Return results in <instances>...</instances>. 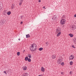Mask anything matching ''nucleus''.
Here are the masks:
<instances>
[{
  "label": "nucleus",
  "mask_w": 76,
  "mask_h": 76,
  "mask_svg": "<svg viewBox=\"0 0 76 76\" xmlns=\"http://www.w3.org/2000/svg\"><path fill=\"white\" fill-rule=\"evenodd\" d=\"M52 19L53 21L54 22V21H56L57 20V17L56 15H55L52 17Z\"/></svg>",
  "instance_id": "1"
},
{
  "label": "nucleus",
  "mask_w": 76,
  "mask_h": 76,
  "mask_svg": "<svg viewBox=\"0 0 76 76\" xmlns=\"http://www.w3.org/2000/svg\"><path fill=\"white\" fill-rule=\"evenodd\" d=\"M60 23L61 25H64L66 23V20L64 19H62L60 21Z\"/></svg>",
  "instance_id": "2"
},
{
  "label": "nucleus",
  "mask_w": 76,
  "mask_h": 76,
  "mask_svg": "<svg viewBox=\"0 0 76 76\" xmlns=\"http://www.w3.org/2000/svg\"><path fill=\"white\" fill-rule=\"evenodd\" d=\"M62 61V60L61 59H59L57 60V63L58 64H60Z\"/></svg>",
  "instance_id": "3"
},
{
  "label": "nucleus",
  "mask_w": 76,
  "mask_h": 76,
  "mask_svg": "<svg viewBox=\"0 0 76 76\" xmlns=\"http://www.w3.org/2000/svg\"><path fill=\"white\" fill-rule=\"evenodd\" d=\"M74 58H75V56H74L71 55L69 56V59L70 60H73V59H74Z\"/></svg>",
  "instance_id": "4"
},
{
  "label": "nucleus",
  "mask_w": 76,
  "mask_h": 76,
  "mask_svg": "<svg viewBox=\"0 0 76 76\" xmlns=\"http://www.w3.org/2000/svg\"><path fill=\"white\" fill-rule=\"evenodd\" d=\"M37 45L35 44H33L32 45V47H33L34 51H35V50H37Z\"/></svg>",
  "instance_id": "5"
},
{
  "label": "nucleus",
  "mask_w": 76,
  "mask_h": 76,
  "mask_svg": "<svg viewBox=\"0 0 76 76\" xmlns=\"http://www.w3.org/2000/svg\"><path fill=\"white\" fill-rule=\"evenodd\" d=\"M30 50H31V51H34V48L32 47V45L30 47Z\"/></svg>",
  "instance_id": "6"
},
{
  "label": "nucleus",
  "mask_w": 76,
  "mask_h": 76,
  "mask_svg": "<svg viewBox=\"0 0 76 76\" xmlns=\"http://www.w3.org/2000/svg\"><path fill=\"white\" fill-rule=\"evenodd\" d=\"M23 0H20V3L19 4L20 6H21L22 4L23 3Z\"/></svg>",
  "instance_id": "7"
},
{
  "label": "nucleus",
  "mask_w": 76,
  "mask_h": 76,
  "mask_svg": "<svg viewBox=\"0 0 76 76\" xmlns=\"http://www.w3.org/2000/svg\"><path fill=\"white\" fill-rule=\"evenodd\" d=\"M61 31L60 30V29L58 28V29H57L56 30V33H58L60 32Z\"/></svg>",
  "instance_id": "8"
},
{
  "label": "nucleus",
  "mask_w": 76,
  "mask_h": 76,
  "mask_svg": "<svg viewBox=\"0 0 76 76\" xmlns=\"http://www.w3.org/2000/svg\"><path fill=\"white\" fill-rule=\"evenodd\" d=\"M23 69L24 70H26L27 69V67L26 66H24L23 67Z\"/></svg>",
  "instance_id": "9"
},
{
  "label": "nucleus",
  "mask_w": 76,
  "mask_h": 76,
  "mask_svg": "<svg viewBox=\"0 0 76 76\" xmlns=\"http://www.w3.org/2000/svg\"><path fill=\"white\" fill-rule=\"evenodd\" d=\"M41 70L42 72H44L45 71V69H44V67L42 66L41 68Z\"/></svg>",
  "instance_id": "10"
},
{
  "label": "nucleus",
  "mask_w": 76,
  "mask_h": 76,
  "mask_svg": "<svg viewBox=\"0 0 76 76\" xmlns=\"http://www.w3.org/2000/svg\"><path fill=\"white\" fill-rule=\"evenodd\" d=\"M72 29H71V30L72 31H73V30H75L76 29V26H72Z\"/></svg>",
  "instance_id": "11"
},
{
  "label": "nucleus",
  "mask_w": 76,
  "mask_h": 76,
  "mask_svg": "<svg viewBox=\"0 0 76 76\" xmlns=\"http://www.w3.org/2000/svg\"><path fill=\"white\" fill-rule=\"evenodd\" d=\"M56 55H52V58H53V59H54V58H56Z\"/></svg>",
  "instance_id": "12"
},
{
  "label": "nucleus",
  "mask_w": 76,
  "mask_h": 76,
  "mask_svg": "<svg viewBox=\"0 0 76 76\" xmlns=\"http://www.w3.org/2000/svg\"><path fill=\"white\" fill-rule=\"evenodd\" d=\"M4 24V22L3 21H1V22H0V25H2Z\"/></svg>",
  "instance_id": "13"
},
{
  "label": "nucleus",
  "mask_w": 76,
  "mask_h": 76,
  "mask_svg": "<svg viewBox=\"0 0 76 76\" xmlns=\"http://www.w3.org/2000/svg\"><path fill=\"white\" fill-rule=\"evenodd\" d=\"M73 42H74L75 44H76V37L73 39Z\"/></svg>",
  "instance_id": "14"
},
{
  "label": "nucleus",
  "mask_w": 76,
  "mask_h": 76,
  "mask_svg": "<svg viewBox=\"0 0 76 76\" xmlns=\"http://www.w3.org/2000/svg\"><path fill=\"white\" fill-rule=\"evenodd\" d=\"M61 32H59L57 34V37H59V36H60V35H61Z\"/></svg>",
  "instance_id": "15"
},
{
  "label": "nucleus",
  "mask_w": 76,
  "mask_h": 76,
  "mask_svg": "<svg viewBox=\"0 0 76 76\" xmlns=\"http://www.w3.org/2000/svg\"><path fill=\"white\" fill-rule=\"evenodd\" d=\"M30 37V35L29 34H28L27 35H26V38H29Z\"/></svg>",
  "instance_id": "16"
},
{
  "label": "nucleus",
  "mask_w": 76,
  "mask_h": 76,
  "mask_svg": "<svg viewBox=\"0 0 76 76\" xmlns=\"http://www.w3.org/2000/svg\"><path fill=\"white\" fill-rule=\"evenodd\" d=\"M42 50H43V48H39V51H42Z\"/></svg>",
  "instance_id": "17"
},
{
  "label": "nucleus",
  "mask_w": 76,
  "mask_h": 76,
  "mask_svg": "<svg viewBox=\"0 0 76 76\" xmlns=\"http://www.w3.org/2000/svg\"><path fill=\"white\" fill-rule=\"evenodd\" d=\"M69 35L70 36V37H73V35L72 34H69Z\"/></svg>",
  "instance_id": "18"
},
{
  "label": "nucleus",
  "mask_w": 76,
  "mask_h": 76,
  "mask_svg": "<svg viewBox=\"0 0 76 76\" xmlns=\"http://www.w3.org/2000/svg\"><path fill=\"white\" fill-rule=\"evenodd\" d=\"M7 14L8 15H10L11 14V12H10V11L8 12L7 13Z\"/></svg>",
  "instance_id": "19"
},
{
  "label": "nucleus",
  "mask_w": 76,
  "mask_h": 76,
  "mask_svg": "<svg viewBox=\"0 0 76 76\" xmlns=\"http://www.w3.org/2000/svg\"><path fill=\"white\" fill-rule=\"evenodd\" d=\"M28 60V57H26L25 58V61H27Z\"/></svg>",
  "instance_id": "20"
},
{
  "label": "nucleus",
  "mask_w": 76,
  "mask_h": 76,
  "mask_svg": "<svg viewBox=\"0 0 76 76\" xmlns=\"http://www.w3.org/2000/svg\"><path fill=\"white\" fill-rule=\"evenodd\" d=\"M28 57H29V58H31V54H29L28 55Z\"/></svg>",
  "instance_id": "21"
},
{
  "label": "nucleus",
  "mask_w": 76,
  "mask_h": 76,
  "mask_svg": "<svg viewBox=\"0 0 76 76\" xmlns=\"http://www.w3.org/2000/svg\"><path fill=\"white\" fill-rule=\"evenodd\" d=\"M27 60L28 61V62H31V60L30 58H28V59Z\"/></svg>",
  "instance_id": "22"
},
{
  "label": "nucleus",
  "mask_w": 76,
  "mask_h": 76,
  "mask_svg": "<svg viewBox=\"0 0 76 76\" xmlns=\"http://www.w3.org/2000/svg\"><path fill=\"white\" fill-rule=\"evenodd\" d=\"M72 64H73V62H72V61H71V62H70V65H72Z\"/></svg>",
  "instance_id": "23"
},
{
  "label": "nucleus",
  "mask_w": 76,
  "mask_h": 76,
  "mask_svg": "<svg viewBox=\"0 0 76 76\" xmlns=\"http://www.w3.org/2000/svg\"><path fill=\"white\" fill-rule=\"evenodd\" d=\"M17 56H20V52H17Z\"/></svg>",
  "instance_id": "24"
},
{
  "label": "nucleus",
  "mask_w": 76,
  "mask_h": 76,
  "mask_svg": "<svg viewBox=\"0 0 76 76\" xmlns=\"http://www.w3.org/2000/svg\"><path fill=\"white\" fill-rule=\"evenodd\" d=\"M61 65H62V66H64V62H62V63H61Z\"/></svg>",
  "instance_id": "25"
},
{
  "label": "nucleus",
  "mask_w": 76,
  "mask_h": 76,
  "mask_svg": "<svg viewBox=\"0 0 76 76\" xmlns=\"http://www.w3.org/2000/svg\"><path fill=\"white\" fill-rule=\"evenodd\" d=\"M24 75H27V76H28V74L27 73H24Z\"/></svg>",
  "instance_id": "26"
},
{
  "label": "nucleus",
  "mask_w": 76,
  "mask_h": 76,
  "mask_svg": "<svg viewBox=\"0 0 76 76\" xmlns=\"http://www.w3.org/2000/svg\"><path fill=\"white\" fill-rule=\"evenodd\" d=\"M72 48H76V47H75V46L74 45H72Z\"/></svg>",
  "instance_id": "27"
},
{
  "label": "nucleus",
  "mask_w": 76,
  "mask_h": 76,
  "mask_svg": "<svg viewBox=\"0 0 76 76\" xmlns=\"http://www.w3.org/2000/svg\"><path fill=\"white\" fill-rule=\"evenodd\" d=\"M4 73H5L6 75H7V73H6V71H4Z\"/></svg>",
  "instance_id": "28"
},
{
  "label": "nucleus",
  "mask_w": 76,
  "mask_h": 76,
  "mask_svg": "<svg viewBox=\"0 0 76 76\" xmlns=\"http://www.w3.org/2000/svg\"><path fill=\"white\" fill-rule=\"evenodd\" d=\"M43 9H45V6L43 7Z\"/></svg>",
  "instance_id": "29"
},
{
  "label": "nucleus",
  "mask_w": 76,
  "mask_h": 76,
  "mask_svg": "<svg viewBox=\"0 0 76 76\" xmlns=\"http://www.w3.org/2000/svg\"><path fill=\"white\" fill-rule=\"evenodd\" d=\"M2 9V7H0V11Z\"/></svg>",
  "instance_id": "30"
},
{
  "label": "nucleus",
  "mask_w": 76,
  "mask_h": 76,
  "mask_svg": "<svg viewBox=\"0 0 76 76\" xmlns=\"http://www.w3.org/2000/svg\"><path fill=\"white\" fill-rule=\"evenodd\" d=\"M74 17L75 18H76V14H75L74 15Z\"/></svg>",
  "instance_id": "31"
},
{
  "label": "nucleus",
  "mask_w": 76,
  "mask_h": 76,
  "mask_svg": "<svg viewBox=\"0 0 76 76\" xmlns=\"http://www.w3.org/2000/svg\"><path fill=\"white\" fill-rule=\"evenodd\" d=\"M22 23H23V22L21 21V22H20V24H22Z\"/></svg>",
  "instance_id": "32"
},
{
  "label": "nucleus",
  "mask_w": 76,
  "mask_h": 76,
  "mask_svg": "<svg viewBox=\"0 0 76 76\" xmlns=\"http://www.w3.org/2000/svg\"><path fill=\"white\" fill-rule=\"evenodd\" d=\"M14 8V7H13V6L12 7V9H13Z\"/></svg>",
  "instance_id": "33"
},
{
  "label": "nucleus",
  "mask_w": 76,
  "mask_h": 76,
  "mask_svg": "<svg viewBox=\"0 0 76 76\" xmlns=\"http://www.w3.org/2000/svg\"><path fill=\"white\" fill-rule=\"evenodd\" d=\"M22 17H23V15H22V16H21V19L22 18Z\"/></svg>",
  "instance_id": "34"
},
{
  "label": "nucleus",
  "mask_w": 76,
  "mask_h": 76,
  "mask_svg": "<svg viewBox=\"0 0 76 76\" xmlns=\"http://www.w3.org/2000/svg\"><path fill=\"white\" fill-rule=\"evenodd\" d=\"M72 72H70V74H72Z\"/></svg>",
  "instance_id": "35"
},
{
  "label": "nucleus",
  "mask_w": 76,
  "mask_h": 76,
  "mask_svg": "<svg viewBox=\"0 0 76 76\" xmlns=\"http://www.w3.org/2000/svg\"><path fill=\"white\" fill-rule=\"evenodd\" d=\"M39 3L40 2H41V0H39Z\"/></svg>",
  "instance_id": "36"
},
{
  "label": "nucleus",
  "mask_w": 76,
  "mask_h": 76,
  "mask_svg": "<svg viewBox=\"0 0 76 76\" xmlns=\"http://www.w3.org/2000/svg\"><path fill=\"white\" fill-rule=\"evenodd\" d=\"M18 40L19 41H20V38L18 39Z\"/></svg>",
  "instance_id": "37"
},
{
  "label": "nucleus",
  "mask_w": 76,
  "mask_h": 76,
  "mask_svg": "<svg viewBox=\"0 0 76 76\" xmlns=\"http://www.w3.org/2000/svg\"><path fill=\"white\" fill-rule=\"evenodd\" d=\"M39 76H42V75H39Z\"/></svg>",
  "instance_id": "38"
},
{
  "label": "nucleus",
  "mask_w": 76,
  "mask_h": 76,
  "mask_svg": "<svg viewBox=\"0 0 76 76\" xmlns=\"http://www.w3.org/2000/svg\"><path fill=\"white\" fill-rule=\"evenodd\" d=\"M61 74H62V73H63V72H61Z\"/></svg>",
  "instance_id": "39"
},
{
  "label": "nucleus",
  "mask_w": 76,
  "mask_h": 76,
  "mask_svg": "<svg viewBox=\"0 0 76 76\" xmlns=\"http://www.w3.org/2000/svg\"><path fill=\"white\" fill-rule=\"evenodd\" d=\"M23 51H25V50H23Z\"/></svg>",
  "instance_id": "40"
},
{
  "label": "nucleus",
  "mask_w": 76,
  "mask_h": 76,
  "mask_svg": "<svg viewBox=\"0 0 76 76\" xmlns=\"http://www.w3.org/2000/svg\"><path fill=\"white\" fill-rule=\"evenodd\" d=\"M4 15H5V13H4Z\"/></svg>",
  "instance_id": "41"
},
{
  "label": "nucleus",
  "mask_w": 76,
  "mask_h": 76,
  "mask_svg": "<svg viewBox=\"0 0 76 76\" xmlns=\"http://www.w3.org/2000/svg\"><path fill=\"white\" fill-rule=\"evenodd\" d=\"M46 44H47V42L46 43Z\"/></svg>",
  "instance_id": "42"
}]
</instances>
